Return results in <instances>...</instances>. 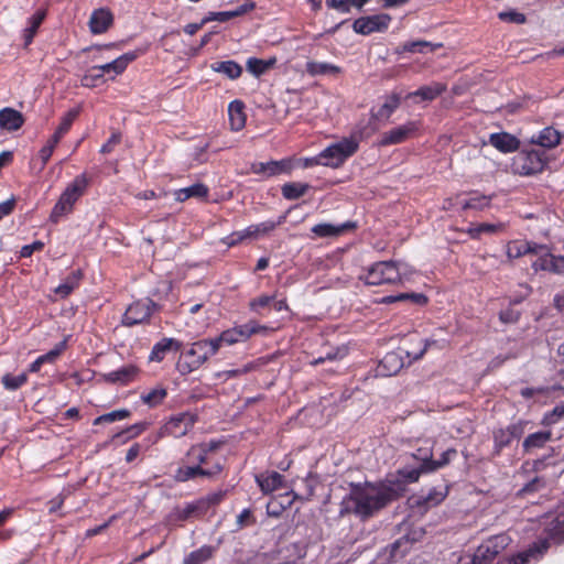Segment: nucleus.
Returning <instances> with one entry per match:
<instances>
[{"instance_id":"f257e3e1","label":"nucleus","mask_w":564,"mask_h":564,"mask_svg":"<svg viewBox=\"0 0 564 564\" xmlns=\"http://www.w3.org/2000/svg\"><path fill=\"white\" fill-rule=\"evenodd\" d=\"M399 497L391 482L352 484L350 492L339 505V516L355 514L361 520L373 517Z\"/></svg>"},{"instance_id":"f03ea898","label":"nucleus","mask_w":564,"mask_h":564,"mask_svg":"<svg viewBox=\"0 0 564 564\" xmlns=\"http://www.w3.org/2000/svg\"><path fill=\"white\" fill-rule=\"evenodd\" d=\"M412 272L406 264L381 261L372 264L362 279L369 285L400 284L408 280Z\"/></svg>"},{"instance_id":"7ed1b4c3","label":"nucleus","mask_w":564,"mask_h":564,"mask_svg":"<svg viewBox=\"0 0 564 564\" xmlns=\"http://www.w3.org/2000/svg\"><path fill=\"white\" fill-rule=\"evenodd\" d=\"M217 351V343L214 339H203L193 343L191 348L178 359L176 368L180 373L187 375L198 369Z\"/></svg>"},{"instance_id":"20e7f679","label":"nucleus","mask_w":564,"mask_h":564,"mask_svg":"<svg viewBox=\"0 0 564 564\" xmlns=\"http://www.w3.org/2000/svg\"><path fill=\"white\" fill-rule=\"evenodd\" d=\"M88 186V178L86 174H80L65 188L55 204L50 219L57 223L61 217L67 215L73 210L75 203L85 193Z\"/></svg>"},{"instance_id":"39448f33","label":"nucleus","mask_w":564,"mask_h":564,"mask_svg":"<svg viewBox=\"0 0 564 564\" xmlns=\"http://www.w3.org/2000/svg\"><path fill=\"white\" fill-rule=\"evenodd\" d=\"M357 150L358 140H356L354 137H350L344 138L340 141L330 144L319 154L324 166L338 167Z\"/></svg>"},{"instance_id":"423d86ee","label":"nucleus","mask_w":564,"mask_h":564,"mask_svg":"<svg viewBox=\"0 0 564 564\" xmlns=\"http://www.w3.org/2000/svg\"><path fill=\"white\" fill-rule=\"evenodd\" d=\"M268 327L259 325L254 321H250L247 324L232 327L224 330L218 337L213 338L217 343V350L223 345H235L238 343L246 341L251 335L265 332Z\"/></svg>"},{"instance_id":"0eeeda50","label":"nucleus","mask_w":564,"mask_h":564,"mask_svg":"<svg viewBox=\"0 0 564 564\" xmlns=\"http://www.w3.org/2000/svg\"><path fill=\"white\" fill-rule=\"evenodd\" d=\"M506 545L507 538L505 535L492 536L479 545L473 557H467L465 564H491Z\"/></svg>"},{"instance_id":"6e6552de","label":"nucleus","mask_w":564,"mask_h":564,"mask_svg":"<svg viewBox=\"0 0 564 564\" xmlns=\"http://www.w3.org/2000/svg\"><path fill=\"white\" fill-rule=\"evenodd\" d=\"M512 166L520 175H532L543 170L544 161L536 151L521 152L513 159Z\"/></svg>"},{"instance_id":"1a4fd4ad","label":"nucleus","mask_w":564,"mask_h":564,"mask_svg":"<svg viewBox=\"0 0 564 564\" xmlns=\"http://www.w3.org/2000/svg\"><path fill=\"white\" fill-rule=\"evenodd\" d=\"M391 17L387 13H380L369 17H362L354 22L356 33L368 35L373 32H382L389 28Z\"/></svg>"},{"instance_id":"9d476101","label":"nucleus","mask_w":564,"mask_h":564,"mask_svg":"<svg viewBox=\"0 0 564 564\" xmlns=\"http://www.w3.org/2000/svg\"><path fill=\"white\" fill-rule=\"evenodd\" d=\"M154 303L151 300L137 301L132 303L124 312L122 317V324L126 326H134L147 322L154 307Z\"/></svg>"},{"instance_id":"9b49d317","label":"nucleus","mask_w":564,"mask_h":564,"mask_svg":"<svg viewBox=\"0 0 564 564\" xmlns=\"http://www.w3.org/2000/svg\"><path fill=\"white\" fill-rule=\"evenodd\" d=\"M419 130V123L416 121H408L406 123L395 127L381 134L379 140L380 147H388L392 144H400L408 139L412 138Z\"/></svg>"},{"instance_id":"f8f14e48","label":"nucleus","mask_w":564,"mask_h":564,"mask_svg":"<svg viewBox=\"0 0 564 564\" xmlns=\"http://www.w3.org/2000/svg\"><path fill=\"white\" fill-rule=\"evenodd\" d=\"M550 547L547 539H542L534 542L525 551L520 552L510 557L502 558L498 564H527L530 560L540 558Z\"/></svg>"},{"instance_id":"ddd939ff","label":"nucleus","mask_w":564,"mask_h":564,"mask_svg":"<svg viewBox=\"0 0 564 564\" xmlns=\"http://www.w3.org/2000/svg\"><path fill=\"white\" fill-rule=\"evenodd\" d=\"M196 416L192 413H181L170 419L165 424V432L173 437H182L194 426Z\"/></svg>"},{"instance_id":"4468645a","label":"nucleus","mask_w":564,"mask_h":564,"mask_svg":"<svg viewBox=\"0 0 564 564\" xmlns=\"http://www.w3.org/2000/svg\"><path fill=\"white\" fill-rule=\"evenodd\" d=\"M223 467L220 464H216L212 469H204L199 465L183 466L177 468L174 479L180 482H185L197 476L213 477L221 471Z\"/></svg>"},{"instance_id":"2eb2a0df","label":"nucleus","mask_w":564,"mask_h":564,"mask_svg":"<svg viewBox=\"0 0 564 564\" xmlns=\"http://www.w3.org/2000/svg\"><path fill=\"white\" fill-rule=\"evenodd\" d=\"M546 247L542 245H536L530 241H510L507 245L506 253L509 260L518 259L528 253H539L542 250H545Z\"/></svg>"},{"instance_id":"dca6fc26","label":"nucleus","mask_w":564,"mask_h":564,"mask_svg":"<svg viewBox=\"0 0 564 564\" xmlns=\"http://www.w3.org/2000/svg\"><path fill=\"white\" fill-rule=\"evenodd\" d=\"M24 123L23 115L10 107L0 110V128L7 131H15Z\"/></svg>"},{"instance_id":"f3484780","label":"nucleus","mask_w":564,"mask_h":564,"mask_svg":"<svg viewBox=\"0 0 564 564\" xmlns=\"http://www.w3.org/2000/svg\"><path fill=\"white\" fill-rule=\"evenodd\" d=\"M112 14L106 9H98L93 12L89 19V29L94 34L106 32L112 23Z\"/></svg>"},{"instance_id":"a211bd4d","label":"nucleus","mask_w":564,"mask_h":564,"mask_svg":"<svg viewBox=\"0 0 564 564\" xmlns=\"http://www.w3.org/2000/svg\"><path fill=\"white\" fill-rule=\"evenodd\" d=\"M447 85L440 82H433L430 85L420 87L417 90L410 93L406 98L419 97L424 101H432L446 91Z\"/></svg>"},{"instance_id":"6ab92c4d","label":"nucleus","mask_w":564,"mask_h":564,"mask_svg":"<svg viewBox=\"0 0 564 564\" xmlns=\"http://www.w3.org/2000/svg\"><path fill=\"white\" fill-rule=\"evenodd\" d=\"M355 227V223L351 221H347L340 225L318 224L312 228V232L322 238L338 237L346 232L347 230L354 229Z\"/></svg>"},{"instance_id":"aec40b11","label":"nucleus","mask_w":564,"mask_h":564,"mask_svg":"<svg viewBox=\"0 0 564 564\" xmlns=\"http://www.w3.org/2000/svg\"><path fill=\"white\" fill-rule=\"evenodd\" d=\"M489 141L492 147L505 153L518 150L520 144L514 135L507 132L492 133Z\"/></svg>"},{"instance_id":"412c9836","label":"nucleus","mask_w":564,"mask_h":564,"mask_svg":"<svg viewBox=\"0 0 564 564\" xmlns=\"http://www.w3.org/2000/svg\"><path fill=\"white\" fill-rule=\"evenodd\" d=\"M286 170L288 163L285 161L257 162L251 164L252 173L267 177L281 174Z\"/></svg>"},{"instance_id":"4be33fe9","label":"nucleus","mask_w":564,"mask_h":564,"mask_svg":"<svg viewBox=\"0 0 564 564\" xmlns=\"http://www.w3.org/2000/svg\"><path fill=\"white\" fill-rule=\"evenodd\" d=\"M544 531L551 540L562 543L564 541V512L549 519L545 522Z\"/></svg>"},{"instance_id":"5701e85b","label":"nucleus","mask_w":564,"mask_h":564,"mask_svg":"<svg viewBox=\"0 0 564 564\" xmlns=\"http://www.w3.org/2000/svg\"><path fill=\"white\" fill-rule=\"evenodd\" d=\"M182 348V343L173 339V338H163L159 343H156L151 351L150 360L151 361H162L165 357V354L171 350H180Z\"/></svg>"},{"instance_id":"b1692460","label":"nucleus","mask_w":564,"mask_h":564,"mask_svg":"<svg viewBox=\"0 0 564 564\" xmlns=\"http://www.w3.org/2000/svg\"><path fill=\"white\" fill-rule=\"evenodd\" d=\"M245 106L240 100H234L228 106L230 128L234 131L241 130L246 124Z\"/></svg>"},{"instance_id":"393cba45","label":"nucleus","mask_w":564,"mask_h":564,"mask_svg":"<svg viewBox=\"0 0 564 564\" xmlns=\"http://www.w3.org/2000/svg\"><path fill=\"white\" fill-rule=\"evenodd\" d=\"M139 372V369L133 365L124 366L116 371L104 375V379L110 383H128L132 381Z\"/></svg>"},{"instance_id":"a878e982","label":"nucleus","mask_w":564,"mask_h":564,"mask_svg":"<svg viewBox=\"0 0 564 564\" xmlns=\"http://www.w3.org/2000/svg\"><path fill=\"white\" fill-rule=\"evenodd\" d=\"M205 513V502H195L186 505L184 508H176L171 517L176 521H185L192 517H200Z\"/></svg>"},{"instance_id":"bb28decb","label":"nucleus","mask_w":564,"mask_h":564,"mask_svg":"<svg viewBox=\"0 0 564 564\" xmlns=\"http://www.w3.org/2000/svg\"><path fill=\"white\" fill-rule=\"evenodd\" d=\"M379 367L381 373L384 376L395 375L403 367L401 354L397 351L386 354Z\"/></svg>"},{"instance_id":"cd10ccee","label":"nucleus","mask_w":564,"mask_h":564,"mask_svg":"<svg viewBox=\"0 0 564 564\" xmlns=\"http://www.w3.org/2000/svg\"><path fill=\"white\" fill-rule=\"evenodd\" d=\"M208 195V187L203 183H196L174 192V198L177 202H185L191 197L205 198Z\"/></svg>"},{"instance_id":"c85d7f7f","label":"nucleus","mask_w":564,"mask_h":564,"mask_svg":"<svg viewBox=\"0 0 564 564\" xmlns=\"http://www.w3.org/2000/svg\"><path fill=\"white\" fill-rule=\"evenodd\" d=\"M134 58H135L134 53H127V54L119 56L118 58H116L115 61H112L110 63L93 67V70H99L102 74L109 73V72H115L116 74H121L127 68L128 64L131 63Z\"/></svg>"},{"instance_id":"c756f323","label":"nucleus","mask_w":564,"mask_h":564,"mask_svg":"<svg viewBox=\"0 0 564 564\" xmlns=\"http://www.w3.org/2000/svg\"><path fill=\"white\" fill-rule=\"evenodd\" d=\"M46 17L45 10H37L29 20L28 25L22 32V36L24 40V45L28 46L32 43L33 37L35 36L40 25L44 21Z\"/></svg>"},{"instance_id":"7c9ffc66","label":"nucleus","mask_w":564,"mask_h":564,"mask_svg":"<svg viewBox=\"0 0 564 564\" xmlns=\"http://www.w3.org/2000/svg\"><path fill=\"white\" fill-rule=\"evenodd\" d=\"M441 47H443V43H431V42H427L424 40H419V41H412V42L404 43L402 46H400L397 50V52L398 53H403V52L424 53L425 50H427L429 52H434Z\"/></svg>"},{"instance_id":"2f4dec72","label":"nucleus","mask_w":564,"mask_h":564,"mask_svg":"<svg viewBox=\"0 0 564 564\" xmlns=\"http://www.w3.org/2000/svg\"><path fill=\"white\" fill-rule=\"evenodd\" d=\"M456 455V449L454 448H449L447 451H445L441 457V459L438 460H433L432 459V452H429L425 454L424 457H422V460H423V469L427 470V471H434L438 468H442L444 467L445 465H447L452 458V456Z\"/></svg>"},{"instance_id":"473e14b6","label":"nucleus","mask_w":564,"mask_h":564,"mask_svg":"<svg viewBox=\"0 0 564 564\" xmlns=\"http://www.w3.org/2000/svg\"><path fill=\"white\" fill-rule=\"evenodd\" d=\"M283 480V476L276 471H272L267 475H260L257 477V482L259 484L261 490L264 494H270L281 487Z\"/></svg>"},{"instance_id":"72a5a7b5","label":"nucleus","mask_w":564,"mask_h":564,"mask_svg":"<svg viewBox=\"0 0 564 564\" xmlns=\"http://www.w3.org/2000/svg\"><path fill=\"white\" fill-rule=\"evenodd\" d=\"M210 67L214 72L221 73L229 79H236L242 73L241 66L234 61L216 62Z\"/></svg>"},{"instance_id":"f704fd0d","label":"nucleus","mask_w":564,"mask_h":564,"mask_svg":"<svg viewBox=\"0 0 564 564\" xmlns=\"http://www.w3.org/2000/svg\"><path fill=\"white\" fill-rule=\"evenodd\" d=\"M552 437L551 431L545 432H536L533 434H530L524 441H523V449L525 453L531 452L534 448H541L543 447Z\"/></svg>"},{"instance_id":"c9c22d12","label":"nucleus","mask_w":564,"mask_h":564,"mask_svg":"<svg viewBox=\"0 0 564 564\" xmlns=\"http://www.w3.org/2000/svg\"><path fill=\"white\" fill-rule=\"evenodd\" d=\"M400 95L392 93L388 97H386L384 102L378 109L373 117L376 119H389L392 112L400 106Z\"/></svg>"},{"instance_id":"e433bc0d","label":"nucleus","mask_w":564,"mask_h":564,"mask_svg":"<svg viewBox=\"0 0 564 564\" xmlns=\"http://www.w3.org/2000/svg\"><path fill=\"white\" fill-rule=\"evenodd\" d=\"M533 143H536L543 148H554L560 143V133L552 127L544 128L536 139H532Z\"/></svg>"},{"instance_id":"4c0bfd02","label":"nucleus","mask_w":564,"mask_h":564,"mask_svg":"<svg viewBox=\"0 0 564 564\" xmlns=\"http://www.w3.org/2000/svg\"><path fill=\"white\" fill-rule=\"evenodd\" d=\"M306 72L312 76L337 75L340 68L329 63L312 61L306 63Z\"/></svg>"},{"instance_id":"58836bf2","label":"nucleus","mask_w":564,"mask_h":564,"mask_svg":"<svg viewBox=\"0 0 564 564\" xmlns=\"http://www.w3.org/2000/svg\"><path fill=\"white\" fill-rule=\"evenodd\" d=\"M348 354V348L345 345L329 348L318 358L313 359L310 364L312 366H317L324 364L325 361H335L343 359Z\"/></svg>"},{"instance_id":"ea45409f","label":"nucleus","mask_w":564,"mask_h":564,"mask_svg":"<svg viewBox=\"0 0 564 564\" xmlns=\"http://www.w3.org/2000/svg\"><path fill=\"white\" fill-rule=\"evenodd\" d=\"M215 549L210 545H204L198 550L191 552L184 560V564H203L210 560Z\"/></svg>"},{"instance_id":"a19ab883","label":"nucleus","mask_w":564,"mask_h":564,"mask_svg":"<svg viewBox=\"0 0 564 564\" xmlns=\"http://www.w3.org/2000/svg\"><path fill=\"white\" fill-rule=\"evenodd\" d=\"M82 279V272L75 271L68 275L65 281L54 289V293L59 295L62 299L68 296L73 290L78 285Z\"/></svg>"},{"instance_id":"79ce46f5","label":"nucleus","mask_w":564,"mask_h":564,"mask_svg":"<svg viewBox=\"0 0 564 564\" xmlns=\"http://www.w3.org/2000/svg\"><path fill=\"white\" fill-rule=\"evenodd\" d=\"M410 343H415L416 347L415 348L408 347V343H406L403 348H400V354H404L408 357L409 361L420 359L427 350V346H429L427 341H424L420 338H413V339H410Z\"/></svg>"},{"instance_id":"37998d69","label":"nucleus","mask_w":564,"mask_h":564,"mask_svg":"<svg viewBox=\"0 0 564 564\" xmlns=\"http://www.w3.org/2000/svg\"><path fill=\"white\" fill-rule=\"evenodd\" d=\"M409 300L415 305H425L427 303V297L423 293H400L399 295H390L386 296L382 302L384 303H394L398 301Z\"/></svg>"},{"instance_id":"c03bdc74","label":"nucleus","mask_w":564,"mask_h":564,"mask_svg":"<svg viewBox=\"0 0 564 564\" xmlns=\"http://www.w3.org/2000/svg\"><path fill=\"white\" fill-rule=\"evenodd\" d=\"M310 186L303 183H286L282 186V194L286 199H296L303 196Z\"/></svg>"},{"instance_id":"a18cd8bd","label":"nucleus","mask_w":564,"mask_h":564,"mask_svg":"<svg viewBox=\"0 0 564 564\" xmlns=\"http://www.w3.org/2000/svg\"><path fill=\"white\" fill-rule=\"evenodd\" d=\"M186 457L189 463L202 466L208 459V448L207 446L194 445L188 449Z\"/></svg>"},{"instance_id":"49530a36","label":"nucleus","mask_w":564,"mask_h":564,"mask_svg":"<svg viewBox=\"0 0 564 564\" xmlns=\"http://www.w3.org/2000/svg\"><path fill=\"white\" fill-rule=\"evenodd\" d=\"M510 433L506 429H499L494 431V456L500 455L502 448L511 443Z\"/></svg>"},{"instance_id":"de8ad7c7","label":"nucleus","mask_w":564,"mask_h":564,"mask_svg":"<svg viewBox=\"0 0 564 564\" xmlns=\"http://www.w3.org/2000/svg\"><path fill=\"white\" fill-rule=\"evenodd\" d=\"M166 397V390L164 388L158 387L149 391L148 393H143L141 395V400L143 403L155 406L160 404L164 398Z\"/></svg>"},{"instance_id":"09e8293b","label":"nucleus","mask_w":564,"mask_h":564,"mask_svg":"<svg viewBox=\"0 0 564 564\" xmlns=\"http://www.w3.org/2000/svg\"><path fill=\"white\" fill-rule=\"evenodd\" d=\"M275 228V224L273 221L262 223L256 226H250L243 235H240L238 239H242L245 237H258L260 235H264L270 232Z\"/></svg>"},{"instance_id":"8fccbe9b","label":"nucleus","mask_w":564,"mask_h":564,"mask_svg":"<svg viewBox=\"0 0 564 564\" xmlns=\"http://www.w3.org/2000/svg\"><path fill=\"white\" fill-rule=\"evenodd\" d=\"M447 490L432 489L422 500H417V505L434 507L440 505L446 497Z\"/></svg>"},{"instance_id":"3c124183","label":"nucleus","mask_w":564,"mask_h":564,"mask_svg":"<svg viewBox=\"0 0 564 564\" xmlns=\"http://www.w3.org/2000/svg\"><path fill=\"white\" fill-rule=\"evenodd\" d=\"M130 415V412L126 409L116 410L106 414H102L95 419L94 424L98 425L101 423H111L115 421H121L127 419Z\"/></svg>"},{"instance_id":"603ef678","label":"nucleus","mask_w":564,"mask_h":564,"mask_svg":"<svg viewBox=\"0 0 564 564\" xmlns=\"http://www.w3.org/2000/svg\"><path fill=\"white\" fill-rule=\"evenodd\" d=\"M28 380V377L25 373H21L19 376H12L11 373H6L2 377V384L8 390H17L21 386H23Z\"/></svg>"},{"instance_id":"864d4df0","label":"nucleus","mask_w":564,"mask_h":564,"mask_svg":"<svg viewBox=\"0 0 564 564\" xmlns=\"http://www.w3.org/2000/svg\"><path fill=\"white\" fill-rule=\"evenodd\" d=\"M490 198L484 195H475L462 203L463 209H481L489 205Z\"/></svg>"},{"instance_id":"5fc2aeb1","label":"nucleus","mask_w":564,"mask_h":564,"mask_svg":"<svg viewBox=\"0 0 564 564\" xmlns=\"http://www.w3.org/2000/svg\"><path fill=\"white\" fill-rule=\"evenodd\" d=\"M552 262H553V254L550 252H546L539 257L533 263L532 268L534 271H549L552 272Z\"/></svg>"},{"instance_id":"6e6d98bb","label":"nucleus","mask_w":564,"mask_h":564,"mask_svg":"<svg viewBox=\"0 0 564 564\" xmlns=\"http://www.w3.org/2000/svg\"><path fill=\"white\" fill-rule=\"evenodd\" d=\"M498 18L501 21L509 22V23H516V24H523L527 21V18L523 13L510 10V11H503L498 14Z\"/></svg>"},{"instance_id":"4d7b16f0","label":"nucleus","mask_w":564,"mask_h":564,"mask_svg":"<svg viewBox=\"0 0 564 564\" xmlns=\"http://www.w3.org/2000/svg\"><path fill=\"white\" fill-rule=\"evenodd\" d=\"M78 115H79V108L70 109L69 111H67L63 116L61 123L57 127L59 132L66 133L70 129L74 120L77 118Z\"/></svg>"},{"instance_id":"13d9d810","label":"nucleus","mask_w":564,"mask_h":564,"mask_svg":"<svg viewBox=\"0 0 564 564\" xmlns=\"http://www.w3.org/2000/svg\"><path fill=\"white\" fill-rule=\"evenodd\" d=\"M102 77H104V74L101 72L93 70V68H91L87 74H85L82 77L80 84L84 87L91 88V87H95L97 85V82L99 79H102Z\"/></svg>"},{"instance_id":"bf43d9fd","label":"nucleus","mask_w":564,"mask_h":564,"mask_svg":"<svg viewBox=\"0 0 564 564\" xmlns=\"http://www.w3.org/2000/svg\"><path fill=\"white\" fill-rule=\"evenodd\" d=\"M564 416V402L556 405L550 413L543 419V424L552 425L555 424L558 419Z\"/></svg>"},{"instance_id":"052dcab7","label":"nucleus","mask_w":564,"mask_h":564,"mask_svg":"<svg viewBox=\"0 0 564 564\" xmlns=\"http://www.w3.org/2000/svg\"><path fill=\"white\" fill-rule=\"evenodd\" d=\"M232 19L231 11H223V12H209L204 19L203 23H208L210 21L226 22Z\"/></svg>"},{"instance_id":"680f3d73","label":"nucleus","mask_w":564,"mask_h":564,"mask_svg":"<svg viewBox=\"0 0 564 564\" xmlns=\"http://www.w3.org/2000/svg\"><path fill=\"white\" fill-rule=\"evenodd\" d=\"M225 497V491H217L206 497L198 499L199 502H205V512L209 509L210 506L219 503Z\"/></svg>"},{"instance_id":"e2e57ef3","label":"nucleus","mask_w":564,"mask_h":564,"mask_svg":"<svg viewBox=\"0 0 564 564\" xmlns=\"http://www.w3.org/2000/svg\"><path fill=\"white\" fill-rule=\"evenodd\" d=\"M423 473H429V471L423 469V462H422L419 468L404 469L401 471V475L408 481L414 482V481L419 480L421 474H423Z\"/></svg>"},{"instance_id":"0e129e2a","label":"nucleus","mask_w":564,"mask_h":564,"mask_svg":"<svg viewBox=\"0 0 564 564\" xmlns=\"http://www.w3.org/2000/svg\"><path fill=\"white\" fill-rule=\"evenodd\" d=\"M121 141V134L115 132L111 134L109 140L101 147L100 152L102 154H108L113 151L115 147L118 145Z\"/></svg>"},{"instance_id":"69168bd1","label":"nucleus","mask_w":564,"mask_h":564,"mask_svg":"<svg viewBox=\"0 0 564 564\" xmlns=\"http://www.w3.org/2000/svg\"><path fill=\"white\" fill-rule=\"evenodd\" d=\"M248 69L253 74H262L267 69V64L257 58H250L247 63Z\"/></svg>"},{"instance_id":"338daca9","label":"nucleus","mask_w":564,"mask_h":564,"mask_svg":"<svg viewBox=\"0 0 564 564\" xmlns=\"http://www.w3.org/2000/svg\"><path fill=\"white\" fill-rule=\"evenodd\" d=\"M524 426H525V422L520 421L518 423H514V424L506 427V431L510 433V437L512 440V438L520 437L524 433Z\"/></svg>"},{"instance_id":"774afa93","label":"nucleus","mask_w":564,"mask_h":564,"mask_svg":"<svg viewBox=\"0 0 564 564\" xmlns=\"http://www.w3.org/2000/svg\"><path fill=\"white\" fill-rule=\"evenodd\" d=\"M552 273H555V274L564 273V256H554L553 254Z\"/></svg>"}]
</instances>
